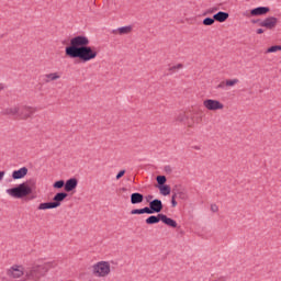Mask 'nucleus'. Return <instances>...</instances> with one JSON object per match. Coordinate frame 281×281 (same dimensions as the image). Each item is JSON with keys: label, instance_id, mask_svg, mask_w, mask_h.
Listing matches in <instances>:
<instances>
[{"label": "nucleus", "instance_id": "7c9ffc66", "mask_svg": "<svg viewBox=\"0 0 281 281\" xmlns=\"http://www.w3.org/2000/svg\"><path fill=\"white\" fill-rule=\"evenodd\" d=\"M178 196L182 200H186L188 199V194H186V192H182V191H178Z\"/></svg>", "mask_w": 281, "mask_h": 281}, {"label": "nucleus", "instance_id": "f257e3e1", "mask_svg": "<svg viewBox=\"0 0 281 281\" xmlns=\"http://www.w3.org/2000/svg\"><path fill=\"white\" fill-rule=\"evenodd\" d=\"M89 37L85 35H77L70 40V45L66 46L65 54L68 58H79L81 63H89L98 58V50L95 47L89 46Z\"/></svg>", "mask_w": 281, "mask_h": 281}, {"label": "nucleus", "instance_id": "f704fd0d", "mask_svg": "<svg viewBox=\"0 0 281 281\" xmlns=\"http://www.w3.org/2000/svg\"><path fill=\"white\" fill-rule=\"evenodd\" d=\"M171 207H177V200L175 198H171Z\"/></svg>", "mask_w": 281, "mask_h": 281}, {"label": "nucleus", "instance_id": "5701e85b", "mask_svg": "<svg viewBox=\"0 0 281 281\" xmlns=\"http://www.w3.org/2000/svg\"><path fill=\"white\" fill-rule=\"evenodd\" d=\"M176 122H179L180 124H186L188 122V115H186V112H181L176 116Z\"/></svg>", "mask_w": 281, "mask_h": 281}, {"label": "nucleus", "instance_id": "423d86ee", "mask_svg": "<svg viewBox=\"0 0 281 281\" xmlns=\"http://www.w3.org/2000/svg\"><path fill=\"white\" fill-rule=\"evenodd\" d=\"M38 110L30 105H19L18 120H30Z\"/></svg>", "mask_w": 281, "mask_h": 281}, {"label": "nucleus", "instance_id": "bb28decb", "mask_svg": "<svg viewBox=\"0 0 281 281\" xmlns=\"http://www.w3.org/2000/svg\"><path fill=\"white\" fill-rule=\"evenodd\" d=\"M226 87H234L240 82L238 79H227L226 81Z\"/></svg>", "mask_w": 281, "mask_h": 281}, {"label": "nucleus", "instance_id": "c85d7f7f", "mask_svg": "<svg viewBox=\"0 0 281 281\" xmlns=\"http://www.w3.org/2000/svg\"><path fill=\"white\" fill-rule=\"evenodd\" d=\"M54 188L60 190V188H65V180H58L53 184Z\"/></svg>", "mask_w": 281, "mask_h": 281}, {"label": "nucleus", "instance_id": "a211bd4d", "mask_svg": "<svg viewBox=\"0 0 281 281\" xmlns=\"http://www.w3.org/2000/svg\"><path fill=\"white\" fill-rule=\"evenodd\" d=\"M27 175V167H22L12 172V179H23Z\"/></svg>", "mask_w": 281, "mask_h": 281}, {"label": "nucleus", "instance_id": "4c0bfd02", "mask_svg": "<svg viewBox=\"0 0 281 281\" xmlns=\"http://www.w3.org/2000/svg\"><path fill=\"white\" fill-rule=\"evenodd\" d=\"M177 196H179L178 192L172 191V196H171V199L176 200Z\"/></svg>", "mask_w": 281, "mask_h": 281}, {"label": "nucleus", "instance_id": "72a5a7b5", "mask_svg": "<svg viewBox=\"0 0 281 281\" xmlns=\"http://www.w3.org/2000/svg\"><path fill=\"white\" fill-rule=\"evenodd\" d=\"M211 211L214 212V213L218 212V205L212 204L211 205Z\"/></svg>", "mask_w": 281, "mask_h": 281}, {"label": "nucleus", "instance_id": "473e14b6", "mask_svg": "<svg viewBox=\"0 0 281 281\" xmlns=\"http://www.w3.org/2000/svg\"><path fill=\"white\" fill-rule=\"evenodd\" d=\"M124 175H126V170H121L119 171V173L116 175V179L120 180Z\"/></svg>", "mask_w": 281, "mask_h": 281}, {"label": "nucleus", "instance_id": "ea45409f", "mask_svg": "<svg viewBox=\"0 0 281 281\" xmlns=\"http://www.w3.org/2000/svg\"><path fill=\"white\" fill-rule=\"evenodd\" d=\"M257 34H265V29H258Z\"/></svg>", "mask_w": 281, "mask_h": 281}, {"label": "nucleus", "instance_id": "0eeeda50", "mask_svg": "<svg viewBox=\"0 0 281 281\" xmlns=\"http://www.w3.org/2000/svg\"><path fill=\"white\" fill-rule=\"evenodd\" d=\"M147 214H159L164 210V202L159 199H154L149 202V206H145Z\"/></svg>", "mask_w": 281, "mask_h": 281}, {"label": "nucleus", "instance_id": "c756f323", "mask_svg": "<svg viewBox=\"0 0 281 281\" xmlns=\"http://www.w3.org/2000/svg\"><path fill=\"white\" fill-rule=\"evenodd\" d=\"M177 69H183V64H178L176 66H172L169 68L170 74H175V71H177Z\"/></svg>", "mask_w": 281, "mask_h": 281}, {"label": "nucleus", "instance_id": "f3484780", "mask_svg": "<svg viewBox=\"0 0 281 281\" xmlns=\"http://www.w3.org/2000/svg\"><path fill=\"white\" fill-rule=\"evenodd\" d=\"M213 19H215V21H217L218 23H225V21L229 19V13L220 11L213 15Z\"/></svg>", "mask_w": 281, "mask_h": 281}, {"label": "nucleus", "instance_id": "c9c22d12", "mask_svg": "<svg viewBox=\"0 0 281 281\" xmlns=\"http://www.w3.org/2000/svg\"><path fill=\"white\" fill-rule=\"evenodd\" d=\"M145 199H146L147 203H150V201H153L154 196L153 195H147Z\"/></svg>", "mask_w": 281, "mask_h": 281}, {"label": "nucleus", "instance_id": "79ce46f5", "mask_svg": "<svg viewBox=\"0 0 281 281\" xmlns=\"http://www.w3.org/2000/svg\"><path fill=\"white\" fill-rule=\"evenodd\" d=\"M193 148H194V150H201V147H199V146H194Z\"/></svg>", "mask_w": 281, "mask_h": 281}, {"label": "nucleus", "instance_id": "aec40b11", "mask_svg": "<svg viewBox=\"0 0 281 281\" xmlns=\"http://www.w3.org/2000/svg\"><path fill=\"white\" fill-rule=\"evenodd\" d=\"M161 223H164L165 225H168V227H173V228L178 227L177 221L168 217L166 214H162Z\"/></svg>", "mask_w": 281, "mask_h": 281}, {"label": "nucleus", "instance_id": "9b49d317", "mask_svg": "<svg viewBox=\"0 0 281 281\" xmlns=\"http://www.w3.org/2000/svg\"><path fill=\"white\" fill-rule=\"evenodd\" d=\"M1 115H10L11 117H14V120H19V105L5 108L2 110Z\"/></svg>", "mask_w": 281, "mask_h": 281}, {"label": "nucleus", "instance_id": "c03bdc74", "mask_svg": "<svg viewBox=\"0 0 281 281\" xmlns=\"http://www.w3.org/2000/svg\"><path fill=\"white\" fill-rule=\"evenodd\" d=\"M30 183H32V180H30Z\"/></svg>", "mask_w": 281, "mask_h": 281}, {"label": "nucleus", "instance_id": "f8f14e48", "mask_svg": "<svg viewBox=\"0 0 281 281\" xmlns=\"http://www.w3.org/2000/svg\"><path fill=\"white\" fill-rule=\"evenodd\" d=\"M78 188V179L77 178H70L65 182V192H74Z\"/></svg>", "mask_w": 281, "mask_h": 281}, {"label": "nucleus", "instance_id": "a19ab883", "mask_svg": "<svg viewBox=\"0 0 281 281\" xmlns=\"http://www.w3.org/2000/svg\"><path fill=\"white\" fill-rule=\"evenodd\" d=\"M127 190L125 187L121 188V192H127Z\"/></svg>", "mask_w": 281, "mask_h": 281}, {"label": "nucleus", "instance_id": "393cba45", "mask_svg": "<svg viewBox=\"0 0 281 281\" xmlns=\"http://www.w3.org/2000/svg\"><path fill=\"white\" fill-rule=\"evenodd\" d=\"M276 52H281V45H274V46L269 47L266 50V54H273Z\"/></svg>", "mask_w": 281, "mask_h": 281}, {"label": "nucleus", "instance_id": "6ab92c4d", "mask_svg": "<svg viewBox=\"0 0 281 281\" xmlns=\"http://www.w3.org/2000/svg\"><path fill=\"white\" fill-rule=\"evenodd\" d=\"M131 32H133V26L131 25L122 26L112 31L113 34L119 33L121 36H124V34H131Z\"/></svg>", "mask_w": 281, "mask_h": 281}, {"label": "nucleus", "instance_id": "2f4dec72", "mask_svg": "<svg viewBox=\"0 0 281 281\" xmlns=\"http://www.w3.org/2000/svg\"><path fill=\"white\" fill-rule=\"evenodd\" d=\"M227 87L226 81H221L220 85L216 86V89H225Z\"/></svg>", "mask_w": 281, "mask_h": 281}, {"label": "nucleus", "instance_id": "1a4fd4ad", "mask_svg": "<svg viewBox=\"0 0 281 281\" xmlns=\"http://www.w3.org/2000/svg\"><path fill=\"white\" fill-rule=\"evenodd\" d=\"M278 25V18L268 16L260 22V27H266V30H276Z\"/></svg>", "mask_w": 281, "mask_h": 281}, {"label": "nucleus", "instance_id": "b1692460", "mask_svg": "<svg viewBox=\"0 0 281 281\" xmlns=\"http://www.w3.org/2000/svg\"><path fill=\"white\" fill-rule=\"evenodd\" d=\"M156 181L158 183L157 188H161V186H166V181H168V179L166 176H157Z\"/></svg>", "mask_w": 281, "mask_h": 281}, {"label": "nucleus", "instance_id": "a878e982", "mask_svg": "<svg viewBox=\"0 0 281 281\" xmlns=\"http://www.w3.org/2000/svg\"><path fill=\"white\" fill-rule=\"evenodd\" d=\"M131 214H133V215H135V214H148V211H147V209L145 206L143 209H134V210H132Z\"/></svg>", "mask_w": 281, "mask_h": 281}, {"label": "nucleus", "instance_id": "39448f33", "mask_svg": "<svg viewBox=\"0 0 281 281\" xmlns=\"http://www.w3.org/2000/svg\"><path fill=\"white\" fill-rule=\"evenodd\" d=\"M7 276L12 280H19L25 276V267L23 265H13L7 269Z\"/></svg>", "mask_w": 281, "mask_h": 281}, {"label": "nucleus", "instance_id": "4468645a", "mask_svg": "<svg viewBox=\"0 0 281 281\" xmlns=\"http://www.w3.org/2000/svg\"><path fill=\"white\" fill-rule=\"evenodd\" d=\"M131 203L132 205H139V203H144V194L139 192L132 193Z\"/></svg>", "mask_w": 281, "mask_h": 281}, {"label": "nucleus", "instance_id": "7ed1b4c3", "mask_svg": "<svg viewBox=\"0 0 281 281\" xmlns=\"http://www.w3.org/2000/svg\"><path fill=\"white\" fill-rule=\"evenodd\" d=\"M7 193H9L13 199H25V196H30V194H32V188L29 187L27 183L23 182L18 187L8 189Z\"/></svg>", "mask_w": 281, "mask_h": 281}, {"label": "nucleus", "instance_id": "37998d69", "mask_svg": "<svg viewBox=\"0 0 281 281\" xmlns=\"http://www.w3.org/2000/svg\"><path fill=\"white\" fill-rule=\"evenodd\" d=\"M0 91H3V86L2 85H0Z\"/></svg>", "mask_w": 281, "mask_h": 281}, {"label": "nucleus", "instance_id": "2eb2a0df", "mask_svg": "<svg viewBox=\"0 0 281 281\" xmlns=\"http://www.w3.org/2000/svg\"><path fill=\"white\" fill-rule=\"evenodd\" d=\"M164 213L151 215L145 220L146 225H157L162 220Z\"/></svg>", "mask_w": 281, "mask_h": 281}, {"label": "nucleus", "instance_id": "58836bf2", "mask_svg": "<svg viewBox=\"0 0 281 281\" xmlns=\"http://www.w3.org/2000/svg\"><path fill=\"white\" fill-rule=\"evenodd\" d=\"M260 22H262V20L258 19V20H251V23H258L259 27H260Z\"/></svg>", "mask_w": 281, "mask_h": 281}, {"label": "nucleus", "instance_id": "ddd939ff", "mask_svg": "<svg viewBox=\"0 0 281 281\" xmlns=\"http://www.w3.org/2000/svg\"><path fill=\"white\" fill-rule=\"evenodd\" d=\"M69 196L67 192H58L53 198V203H55L56 207H60V203L66 200V198Z\"/></svg>", "mask_w": 281, "mask_h": 281}, {"label": "nucleus", "instance_id": "cd10ccee", "mask_svg": "<svg viewBox=\"0 0 281 281\" xmlns=\"http://www.w3.org/2000/svg\"><path fill=\"white\" fill-rule=\"evenodd\" d=\"M215 21L216 20L214 18H205L202 23L203 25H214Z\"/></svg>", "mask_w": 281, "mask_h": 281}, {"label": "nucleus", "instance_id": "20e7f679", "mask_svg": "<svg viewBox=\"0 0 281 281\" xmlns=\"http://www.w3.org/2000/svg\"><path fill=\"white\" fill-rule=\"evenodd\" d=\"M92 272L98 278H106L111 273V265L109 261H99L92 267Z\"/></svg>", "mask_w": 281, "mask_h": 281}, {"label": "nucleus", "instance_id": "6e6552de", "mask_svg": "<svg viewBox=\"0 0 281 281\" xmlns=\"http://www.w3.org/2000/svg\"><path fill=\"white\" fill-rule=\"evenodd\" d=\"M203 106H205V109L209 111H221L222 109H225V105L221 103V101L214 99L204 100Z\"/></svg>", "mask_w": 281, "mask_h": 281}, {"label": "nucleus", "instance_id": "f03ea898", "mask_svg": "<svg viewBox=\"0 0 281 281\" xmlns=\"http://www.w3.org/2000/svg\"><path fill=\"white\" fill-rule=\"evenodd\" d=\"M46 273H47V266L45 265L32 266L31 268L24 271V281H38Z\"/></svg>", "mask_w": 281, "mask_h": 281}, {"label": "nucleus", "instance_id": "412c9836", "mask_svg": "<svg viewBox=\"0 0 281 281\" xmlns=\"http://www.w3.org/2000/svg\"><path fill=\"white\" fill-rule=\"evenodd\" d=\"M56 207L54 202H44L37 206V210H56Z\"/></svg>", "mask_w": 281, "mask_h": 281}, {"label": "nucleus", "instance_id": "4be33fe9", "mask_svg": "<svg viewBox=\"0 0 281 281\" xmlns=\"http://www.w3.org/2000/svg\"><path fill=\"white\" fill-rule=\"evenodd\" d=\"M158 190L160 191V194H162V196H168V194H170L171 192L170 186L168 184H162L161 187H158Z\"/></svg>", "mask_w": 281, "mask_h": 281}, {"label": "nucleus", "instance_id": "9d476101", "mask_svg": "<svg viewBox=\"0 0 281 281\" xmlns=\"http://www.w3.org/2000/svg\"><path fill=\"white\" fill-rule=\"evenodd\" d=\"M271 9L269 7H257L250 10V16H265V14H269Z\"/></svg>", "mask_w": 281, "mask_h": 281}, {"label": "nucleus", "instance_id": "e433bc0d", "mask_svg": "<svg viewBox=\"0 0 281 281\" xmlns=\"http://www.w3.org/2000/svg\"><path fill=\"white\" fill-rule=\"evenodd\" d=\"M3 177H5V171H0V181L3 180Z\"/></svg>", "mask_w": 281, "mask_h": 281}, {"label": "nucleus", "instance_id": "dca6fc26", "mask_svg": "<svg viewBox=\"0 0 281 281\" xmlns=\"http://www.w3.org/2000/svg\"><path fill=\"white\" fill-rule=\"evenodd\" d=\"M44 82L47 85L49 82H54V80H60V74L58 72H50L43 76Z\"/></svg>", "mask_w": 281, "mask_h": 281}]
</instances>
